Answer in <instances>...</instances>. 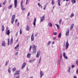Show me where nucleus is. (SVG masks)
Here are the masks:
<instances>
[{
    "label": "nucleus",
    "instance_id": "1",
    "mask_svg": "<svg viewBox=\"0 0 78 78\" xmlns=\"http://www.w3.org/2000/svg\"><path fill=\"white\" fill-rule=\"evenodd\" d=\"M33 47L34 48L33 51L32 52V54H33L36 53V51L37 50H36V46L35 45H34L33 46Z\"/></svg>",
    "mask_w": 78,
    "mask_h": 78
},
{
    "label": "nucleus",
    "instance_id": "2",
    "mask_svg": "<svg viewBox=\"0 0 78 78\" xmlns=\"http://www.w3.org/2000/svg\"><path fill=\"white\" fill-rule=\"evenodd\" d=\"M16 16V15L15 14L13 15V16H12V21L11 23L12 24H13V23L14 22V19H15V17Z\"/></svg>",
    "mask_w": 78,
    "mask_h": 78
},
{
    "label": "nucleus",
    "instance_id": "3",
    "mask_svg": "<svg viewBox=\"0 0 78 78\" xmlns=\"http://www.w3.org/2000/svg\"><path fill=\"white\" fill-rule=\"evenodd\" d=\"M14 8H16L17 7V0H15L14 1Z\"/></svg>",
    "mask_w": 78,
    "mask_h": 78
},
{
    "label": "nucleus",
    "instance_id": "4",
    "mask_svg": "<svg viewBox=\"0 0 78 78\" xmlns=\"http://www.w3.org/2000/svg\"><path fill=\"white\" fill-rule=\"evenodd\" d=\"M69 30H70L69 28L67 29L66 32V36H68L69 34Z\"/></svg>",
    "mask_w": 78,
    "mask_h": 78
},
{
    "label": "nucleus",
    "instance_id": "5",
    "mask_svg": "<svg viewBox=\"0 0 78 78\" xmlns=\"http://www.w3.org/2000/svg\"><path fill=\"white\" fill-rule=\"evenodd\" d=\"M69 44L68 43V41H67L66 43V49H67L69 46Z\"/></svg>",
    "mask_w": 78,
    "mask_h": 78
},
{
    "label": "nucleus",
    "instance_id": "6",
    "mask_svg": "<svg viewBox=\"0 0 78 78\" xmlns=\"http://www.w3.org/2000/svg\"><path fill=\"white\" fill-rule=\"evenodd\" d=\"M40 54H41V51H38L36 55L37 58H38L39 56V55H40Z\"/></svg>",
    "mask_w": 78,
    "mask_h": 78
},
{
    "label": "nucleus",
    "instance_id": "7",
    "mask_svg": "<svg viewBox=\"0 0 78 78\" xmlns=\"http://www.w3.org/2000/svg\"><path fill=\"white\" fill-rule=\"evenodd\" d=\"M34 39V34H33L31 36V41H33Z\"/></svg>",
    "mask_w": 78,
    "mask_h": 78
},
{
    "label": "nucleus",
    "instance_id": "8",
    "mask_svg": "<svg viewBox=\"0 0 78 78\" xmlns=\"http://www.w3.org/2000/svg\"><path fill=\"white\" fill-rule=\"evenodd\" d=\"M16 73H15L14 74V75H19L20 73V70H18L17 71H16Z\"/></svg>",
    "mask_w": 78,
    "mask_h": 78
},
{
    "label": "nucleus",
    "instance_id": "9",
    "mask_svg": "<svg viewBox=\"0 0 78 78\" xmlns=\"http://www.w3.org/2000/svg\"><path fill=\"white\" fill-rule=\"evenodd\" d=\"M6 34H7L8 36H9V34H10V31H9V30H8L7 31H6L5 32Z\"/></svg>",
    "mask_w": 78,
    "mask_h": 78
},
{
    "label": "nucleus",
    "instance_id": "10",
    "mask_svg": "<svg viewBox=\"0 0 78 78\" xmlns=\"http://www.w3.org/2000/svg\"><path fill=\"white\" fill-rule=\"evenodd\" d=\"M45 19V16H43L42 17H41V22H42L44 19Z\"/></svg>",
    "mask_w": 78,
    "mask_h": 78
},
{
    "label": "nucleus",
    "instance_id": "11",
    "mask_svg": "<svg viewBox=\"0 0 78 78\" xmlns=\"http://www.w3.org/2000/svg\"><path fill=\"white\" fill-rule=\"evenodd\" d=\"M26 66V63L25 62H24L23 65H22V69H23L24 67H25V66Z\"/></svg>",
    "mask_w": 78,
    "mask_h": 78
},
{
    "label": "nucleus",
    "instance_id": "12",
    "mask_svg": "<svg viewBox=\"0 0 78 78\" xmlns=\"http://www.w3.org/2000/svg\"><path fill=\"white\" fill-rule=\"evenodd\" d=\"M2 46L3 47H5V41H2Z\"/></svg>",
    "mask_w": 78,
    "mask_h": 78
},
{
    "label": "nucleus",
    "instance_id": "13",
    "mask_svg": "<svg viewBox=\"0 0 78 78\" xmlns=\"http://www.w3.org/2000/svg\"><path fill=\"white\" fill-rule=\"evenodd\" d=\"M36 18H35L34 19V21L33 23V25L34 26L36 25Z\"/></svg>",
    "mask_w": 78,
    "mask_h": 78
},
{
    "label": "nucleus",
    "instance_id": "14",
    "mask_svg": "<svg viewBox=\"0 0 78 78\" xmlns=\"http://www.w3.org/2000/svg\"><path fill=\"white\" fill-rule=\"evenodd\" d=\"M74 26V25L73 24H72L70 27V30H72V29H73V26Z\"/></svg>",
    "mask_w": 78,
    "mask_h": 78
},
{
    "label": "nucleus",
    "instance_id": "15",
    "mask_svg": "<svg viewBox=\"0 0 78 78\" xmlns=\"http://www.w3.org/2000/svg\"><path fill=\"white\" fill-rule=\"evenodd\" d=\"M13 41V38H12L11 39L10 41V45H12V41Z\"/></svg>",
    "mask_w": 78,
    "mask_h": 78
},
{
    "label": "nucleus",
    "instance_id": "16",
    "mask_svg": "<svg viewBox=\"0 0 78 78\" xmlns=\"http://www.w3.org/2000/svg\"><path fill=\"white\" fill-rule=\"evenodd\" d=\"M40 77L41 78L42 76H43V73L42 72V71H41L40 72Z\"/></svg>",
    "mask_w": 78,
    "mask_h": 78
},
{
    "label": "nucleus",
    "instance_id": "17",
    "mask_svg": "<svg viewBox=\"0 0 78 78\" xmlns=\"http://www.w3.org/2000/svg\"><path fill=\"white\" fill-rule=\"evenodd\" d=\"M48 25L49 27H52V24H51V22H49L48 23Z\"/></svg>",
    "mask_w": 78,
    "mask_h": 78
},
{
    "label": "nucleus",
    "instance_id": "18",
    "mask_svg": "<svg viewBox=\"0 0 78 78\" xmlns=\"http://www.w3.org/2000/svg\"><path fill=\"white\" fill-rule=\"evenodd\" d=\"M27 31H29L30 30V28H29V26H27L26 28Z\"/></svg>",
    "mask_w": 78,
    "mask_h": 78
},
{
    "label": "nucleus",
    "instance_id": "19",
    "mask_svg": "<svg viewBox=\"0 0 78 78\" xmlns=\"http://www.w3.org/2000/svg\"><path fill=\"white\" fill-rule=\"evenodd\" d=\"M31 56V54L30 53H28L27 55V58H30Z\"/></svg>",
    "mask_w": 78,
    "mask_h": 78
},
{
    "label": "nucleus",
    "instance_id": "20",
    "mask_svg": "<svg viewBox=\"0 0 78 78\" xmlns=\"http://www.w3.org/2000/svg\"><path fill=\"white\" fill-rule=\"evenodd\" d=\"M71 2L73 3H76V0H72Z\"/></svg>",
    "mask_w": 78,
    "mask_h": 78
},
{
    "label": "nucleus",
    "instance_id": "21",
    "mask_svg": "<svg viewBox=\"0 0 78 78\" xmlns=\"http://www.w3.org/2000/svg\"><path fill=\"white\" fill-rule=\"evenodd\" d=\"M55 25H56V26H57V28L58 29H59L60 27H59V25H58V24H55Z\"/></svg>",
    "mask_w": 78,
    "mask_h": 78
},
{
    "label": "nucleus",
    "instance_id": "22",
    "mask_svg": "<svg viewBox=\"0 0 78 78\" xmlns=\"http://www.w3.org/2000/svg\"><path fill=\"white\" fill-rule=\"evenodd\" d=\"M74 16V14L73 13H72L71 15H70V17H73Z\"/></svg>",
    "mask_w": 78,
    "mask_h": 78
},
{
    "label": "nucleus",
    "instance_id": "23",
    "mask_svg": "<svg viewBox=\"0 0 78 78\" xmlns=\"http://www.w3.org/2000/svg\"><path fill=\"white\" fill-rule=\"evenodd\" d=\"M21 7L22 9L23 10V11H25V8H23V5H22V6Z\"/></svg>",
    "mask_w": 78,
    "mask_h": 78
},
{
    "label": "nucleus",
    "instance_id": "24",
    "mask_svg": "<svg viewBox=\"0 0 78 78\" xmlns=\"http://www.w3.org/2000/svg\"><path fill=\"white\" fill-rule=\"evenodd\" d=\"M12 5H10L9 7H8V9H11V8H12Z\"/></svg>",
    "mask_w": 78,
    "mask_h": 78
},
{
    "label": "nucleus",
    "instance_id": "25",
    "mask_svg": "<svg viewBox=\"0 0 78 78\" xmlns=\"http://www.w3.org/2000/svg\"><path fill=\"white\" fill-rule=\"evenodd\" d=\"M12 70L13 72H15V70H16V67H14L12 69Z\"/></svg>",
    "mask_w": 78,
    "mask_h": 78
},
{
    "label": "nucleus",
    "instance_id": "26",
    "mask_svg": "<svg viewBox=\"0 0 78 78\" xmlns=\"http://www.w3.org/2000/svg\"><path fill=\"white\" fill-rule=\"evenodd\" d=\"M2 31H4V26H2Z\"/></svg>",
    "mask_w": 78,
    "mask_h": 78
},
{
    "label": "nucleus",
    "instance_id": "27",
    "mask_svg": "<svg viewBox=\"0 0 78 78\" xmlns=\"http://www.w3.org/2000/svg\"><path fill=\"white\" fill-rule=\"evenodd\" d=\"M61 33H59V35H58V38H60V37H61Z\"/></svg>",
    "mask_w": 78,
    "mask_h": 78
},
{
    "label": "nucleus",
    "instance_id": "28",
    "mask_svg": "<svg viewBox=\"0 0 78 78\" xmlns=\"http://www.w3.org/2000/svg\"><path fill=\"white\" fill-rule=\"evenodd\" d=\"M8 71L9 73H11V69L10 68V67L9 68V69L8 70Z\"/></svg>",
    "mask_w": 78,
    "mask_h": 78
},
{
    "label": "nucleus",
    "instance_id": "29",
    "mask_svg": "<svg viewBox=\"0 0 78 78\" xmlns=\"http://www.w3.org/2000/svg\"><path fill=\"white\" fill-rule=\"evenodd\" d=\"M58 6H61V4H60V3H61V1H58Z\"/></svg>",
    "mask_w": 78,
    "mask_h": 78
},
{
    "label": "nucleus",
    "instance_id": "30",
    "mask_svg": "<svg viewBox=\"0 0 78 78\" xmlns=\"http://www.w3.org/2000/svg\"><path fill=\"white\" fill-rule=\"evenodd\" d=\"M19 44H18L15 48V49H17V48H18V47H19Z\"/></svg>",
    "mask_w": 78,
    "mask_h": 78
},
{
    "label": "nucleus",
    "instance_id": "31",
    "mask_svg": "<svg viewBox=\"0 0 78 78\" xmlns=\"http://www.w3.org/2000/svg\"><path fill=\"white\" fill-rule=\"evenodd\" d=\"M23 1H22L21 2V6H23V5H22V4L23 3Z\"/></svg>",
    "mask_w": 78,
    "mask_h": 78
},
{
    "label": "nucleus",
    "instance_id": "32",
    "mask_svg": "<svg viewBox=\"0 0 78 78\" xmlns=\"http://www.w3.org/2000/svg\"><path fill=\"white\" fill-rule=\"evenodd\" d=\"M9 38L8 39V45H9Z\"/></svg>",
    "mask_w": 78,
    "mask_h": 78
},
{
    "label": "nucleus",
    "instance_id": "33",
    "mask_svg": "<svg viewBox=\"0 0 78 78\" xmlns=\"http://www.w3.org/2000/svg\"><path fill=\"white\" fill-rule=\"evenodd\" d=\"M9 62V61H7L5 63V66H7L8 65V63Z\"/></svg>",
    "mask_w": 78,
    "mask_h": 78
},
{
    "label": "nucleus",
    "instance_id": "34",
    "mask_svg": "<svg viewBox=\"0 0 78 78\" xmlns=\"http://www.w3.org/2000/svg\"><path fill=\"white\" fill-rule=\"evenodd\" d=\"M5 4H6V1H4L3 3V5H5Z\"/></svg>",
    "mask_w": 78,
    "mask_h": 78
},
{
    "label": "nucleus",
    "instance_id": "35",
    "mask_svg": "<svg viewBox=\"0 0 78 78\" xmlns=\"http://www.w3.org/2000/svg\"><path fill=\"white\" fill-rule=\"evenodd\" d=\"M41 58H40V59L39 61V63H41Z\"/></svg>",
    "mask_w": 78,
    "mask_h": 78
},
{
    "label": "nucleus",
    "instance_id": "36",
    "mask_svg": "<svg viewBox=\"0 0 78 78\" xmlns=\"http://www.w3.org/2000/svg\"><path fill=\"white\" fill-rule=\"evenodd\" d=\"M53 34L55 35H57V32H54V33H53Z\"/></svg>",
    "mask_w": 78,
    "mask_h": 78
},
{
    "label": "nucleus",
    "instance_id": "37",
    "mask_svg": "<svg viewBox=\"0 0 78 78\" xmlns=\"http://www.w3.org/2000/svg\"><path fill=\"white\" fill-rule=\"evenodd\" d=\"M61 22H62V19H61V20H59V23L60 24L61 23Z\"/></svg>",
    "mask_w": 78,
    "mask_h": 78
},
{
    "label": "nucleus",
    "instance_id": "38",
    "mask_svg": "<svg viewBox=\"0 0 78 78\" xmlns=\"http://www.w3.org/2000/svg\"><path fill=\"white\" fill-rule=\"evenodd\" d=\"M54 0H52L51 2L52 5H54Z\"/></svg>",
    "mask_w": 78,
    "mask_h": 78
},
{
    "label": "nucleus",
    "instance_id": "39",
    "mask_svg": "<svg viewBox=\"0 0 78 78\" xmlns=\"http://www.w3.org/2000/svg\"><path fill=\"white\" fill-rule=\"evenodd\" d=\"M63 55L64 57H66V53H65V52H64Z\"/></svg>",
    "mask_w": 78,
    "mask_h": 78
},
{
    "label": "nucleus",
    "instance_id": "40",
    "mask_svg": "<svg viewBox=\"0 0 78 78\" xmlns=\"http://www.w3.org/2000/svg\"><path fill=\"white\" fill-rule=\"evenodd\" d=\"M38 6L39 7H40V6H41V5L40 4V3H38Z\"/></svg>",
    "mask_w": 78,
    "mask_h": 78
},
{
    "label": "nucleus",
    "instance_id": "41",
    "mask_svg": "<svg viewBox=\"0 0 78 78\" xmlns=\"http://www.w3.org/2000/svg\"><path fill=\"white\" fill-rule=\"evenodd\" d=\"M51 43V42L50 41H48V43L47 44L48 45H49L50 44V43Z\"/></svg>",
    "mask_w": 78,
    "mask_h": 78
},
{
    "label": "nucleus",
    "instance_id": "42",
    "mask_svg": "<svg viewBox=\"0 0 78 78\" xmlns=\"http://www.w3.org/2000/svg\"><path fill=\"white\" fill-rule=\"evenodd\" d=\"M74 67H75V66L74 65H72V66H71L72 68H74Z\"/></svg>",
    "mask_w": 78,
    "mask_h": 78
},
{
    "label": "nucleus",
    "instance_id": "43",
    "mask_svg": "<svg viewBox=\"0 0 78 78\" xmlns=\"http://www.w3.org/2000/svg\"><path fill=\"white\" fill-rule=\"evenodd\" d=\"M47 5H48V3H47L46 4V5H45L44 6V8H46V6H47Z\"/></svg>",
    "mask_w": 78,
    "mask_h": 78
},
{
    "label": "nucleus",
    "instance_id": "44",
    "mask_svg": "<svg viewBox=\"0 0 78 78\" xmlns=\"http://www.w3.org/2000/svg\"><path fill=\"white\" fill-rule=\"evenodd\" d=\"M32 46H30V49H29L30 51V50H31V48H32Z\"/></svg>",
    "mask_w": 78,
    "mask_h": 78
},
{
    "label": "nucleus",
    "instance_id": "45",
    "mask_svg": "<svg viewBox=\"0 0 78 78\" xmlns=\"http://www.w3.org/2000/svg\"><path fill=\"white\" fill-rule=\"evenodd\" d=\"M22 30H21V29H20V34H22Z\"/></svg>",
    "mask_w": 78,
    "mask_h": 78
},
{
    "label": "nucleus",
    "instance_id": "46",
    "mask_svg": "<svg viewBox=\"0 0 78 78\" xmlns=\"http://www.w3.org/2000/svg\"><path fill=\"white\" fill-rule=\"evenodd\" d=\"M53 39L54 40H55V39H56V37H53Z\"/></svg>",
    "mask_w": 78,
    "mask_h": 78
},
{
    "label": "nucleus",
    "instance_id": "47",
    "mask_svg": "<svg viewBox=\"0 0 78 78\" xmlns=\"http://www.w3.org/2000/svg\"><path fill=\"white\" fill-rule=\"evenodd\" d=\"M17 35H18V32H16V37H17Z\"/></svg>",
    "mask_w": 78,
    "mask_h": 78
},
{
    "label": "nucleus",
    "instance_id": "48",
    "mask_svg": "<svg viewBox=\"0 0 78 78\" xmlns=\"http://www.w3.org/2000/svg\"><path fill=\"white\" fill-rule=\"evenodd\" d=\"M65 59H68V57H67V56H66L65 57Z\"/></svg>",
    "mask_w": 78,
    "mask_h": 78
},
{
    "label": "nucleus",
    "instance_id": "49",
    "mask_svg": "<svg viewBox=\"0 0 78 78\" xmlns=\"http://www.w3.org/2000/svg\"><path fill=\"white\" fill-rule=\"evenodd\" d=\"M62 58V54H60V59Z\"/></svg>",
    "mask_w": 78,
    "mask_h": 78
},
{
    "label": "nucleus",
    "instance_id": "50",
    "mask_svg": "<svg viewBox=\"0 0 78 78\" xmlns=\"http://www.w3.org/2000/svg\"><path fill=\"white\" fill-rule=\"evenodd\" d=\"M20 24V23H19V22H18V25H17L18 27H19V26Z\"/></svg>",
    "mask_w": 78,
    "mask_h": 78
},
{
    "label": "nucleus",
    "instance_id": "51",
    "mask_svg": "<svg viewBox=\"0 0 78 78\" xmlns=\"http://www.w3.org/2000/svg\"><path fill=\"white\" fill-rule=\"evenodd\" d=\"M76 73L77 74H78V69H77L76 71Z\"/></svg>",
    "mask_w": 78,
    "mask_h": 78
},
{
    "label": "nucleus",
    "instance_id": "52",
    "mask_svg": "<svg viewBox=\"0 0 78 78\" xmlns=\"http://www.w3.org/2000/svg\"><path fill=\"white\" fill-rule=\"evenodd\" d=\"M20 78V76H16V78Z\"/></svg>",
    "mask_w": 78,
    "mask_h": 78
},
{
    "label": "nucleus",
    "instance_id": "53",
    "mask_svg": "<svg viewBox=\"0 0 78 78\" xmlns=\"http://www.w3.org/2000/svg\"><path fill=\"white\" fill-rule=\"evenodd\" d=\"M78 61H77L76 62V64L77 66L78 65Z\"/></svg>",
    "mask_w": 78,
    "mask_h": 78
},
{
    "label": "nucleus",
    "instance_id": "54",
    "mask_svg": "<svg viewBox=\"0 0 78 78\" xmlns=\"http://www.w3.org/2000/svg\"><path fill=\"white\" fill-rule=\"evenodd\" d=\"M2 3L0 4V8L2 7Z\"/></svg>",
    "mask_w": 78,
    "mask_h": 78
},
{
    "label": "nucleus",
    "instance_id": "55",
    "mask_svg": "<svg viewBox=\"0 0 78 78\" xmlns=\"http://www.w3.org/2000/svg\"><path fill=\"white\" fill-rule=\"evenodd\" d=\"M19 41V40L18 39H17L16 40V42H18V41Z\"/></svg>",
    "mask_w": 78,
    "mask_h": 78
},
{
    "label": "nucleus",
    "instance_id": "56",
    "mask_svg": "<svg viewBox=\"0 0 78 78\" xmlns=\"http://www.w3.org/2000/svg\"><path fill=\"white\" fill-rule=\"evenodd\" d=\"M17 22V19H16L15 20V23Z\"/></svg>",
    "mask_w": 78,
    "mask_h": 78
},
{
    "label": "nucleus",
    "instance_id": "57",
    "mask_svg": "<svg viewBox=\"0 0 78 78\" xmlns=\"http://www.w3.org/2000/svg\"><path fill=\"white\" fill-rule=\"evenodd\" d=\"M73 78H77V77H76V76H73Z\"/></svg>",
    "mask_w": 78,
    "mask_h": 78
},
{
    "label": "nucleus",
    "instance_id": "58",
    "mask_svg": "<svg viewBox=\"0 0 78 78\" xmlns=\"http://www.w3.org/2000/svg\"><path fill=\"white\" fill-rule=\"evenodd\" d=\"M6 30H8V27H7L6 28Z\"/></svg>",
    "mask_w": 78,
    "mask_h": 78
},
{
    "label": "nucleus",
    "instance_id": "59",
    "mask_svg": "<svg viewBox=\"0 0 78 78\" xmlns=\"http://www.w3.org/2000/svg\"><path fill=\"white\" fill-rule=\"evenodd\" d=\"M71 68H70V67H69V69H68V70H70V69H71Z\"/></svg>",
    "mask_w": 78,
    "mask_h": 78
},
{
    "label": "nucleus",
    "instance_id": "60",
    "mask_svg": "<svg viewBox=\"0 0 78 78\" xmlns=\"http://www.w3.org/2000/svg\"><path fill=\"white\" fill-rule=\"evenodd\" d=\"M18 52H17L16 53V55H18Z\"/></svg>",
    "mask_w": 78,
    "mask_h": 78
},
{
    "label": "nucleus",
    "instance_id": "61",
    "mask_svg": "<svg viewBox=\"0 0 78 78\" xmlns=\"http://www.w3.org/2000/svg\"><path fill=\"white\" fill-rule=\"evenodd\" d=\"M55 44V41H53L52 42V44Z\"/></svg>",
    "mask_w": 78,
    "mask_h": 78
},
{
    "label": "nucleus",
    "instance_id": "62",
    "mask_svg": "<svg viewBox=\"0 0 78 78\" xmlns=\"http://www.w3.org/2000/svg\"><path fill=\"white\" fill-rule=\"evenodd\" d=\"M57 63H58V64H59V61L58 60V61H57Z\"/></svg>",
    "mask_w": 78,
    "mask_h": 78
},
{
    "label": "nucleus",
    "instance_id": "63",
    "mask_svg": "<svg viewBox=\"0 0 78 78\" xmlns=\"http://www.w3.org/2000/svg\"><path fill=\"white\" fill-rule=\"evenodd\" d=\"M32 60H30L29 61L30 62H32Z\"/></svg>",
    "mask_w": 78,
    "mask_h": 78
},
{
    "label": "nucleus",
    "instance_id": "64",
    "mask_svg": "<svg viewBox=\"0 0 78 78\" xmlns=\"http://www.w3.org/2000/svg\"><path fill=\"white\" fill-rule=\"evenodd\" d=\"M46 8L44 7V10H45V9Z\"/></svg>",
    "mask_w": 78,
    "mask_h": 78
}]
</instances>
